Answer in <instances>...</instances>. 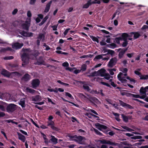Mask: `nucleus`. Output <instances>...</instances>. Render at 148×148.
<instances>
[{"mask_svg": "<svg viewBox=\"0 0 148 148\" xmlns=\"http://www.w3.org/2000/svg\"><path fill=\"white\" fill-rule=\"evenodd\" d=\"M22 52H23L21 58L23 62L22 65H25L29 62V59L30 55L32 53L30 49H24L23 48L22 50Z\"/></svg>", "mask_w": 148, "mask_h": 148, "instance_id": "f257e3e1", "label": "nucleus"}, {"mask_svg": "<svg viewBox=\"0 0 148 148\" xmlns=\"http://www.w3.org/2000/svg\"><path fill=\"white\" fill-rule=\"evenodd\" d=\"M17 106L13 103L8 105L6 108L7 111L9 113H11L15 111L17 108Z\"/></svg>", "mask_w": 148, "mask_h": 148, "instance_id": "f03ea898", "label": "nucleus"}, {"mask_svg": "<svg viewBox=\"0 0 148 148\" xmlns=\"http://www.w3.org/2000/svg\"><path fill=\"white\" fill-rule=\"evenodd\" d=\"M86 139L84 137L81 136L75 135L74 141L81 144H84Z\"/></svg>", "mask_w": 148, "mask_h": 148, "instance_id": "7ed1b4c3", "label": "nucleus"}, {"mask_svg": "<svg viewBox=\"0 0 148 148\" xmlns=\"http://www.w3.org/2000/svg\"><path fill=\"white\" fill-rule=\"evenodd\" d=\"M100 142L101 143L103 144H107L112 146H118V147H120V145H119V144L116 143L114 142H112L110 140L106 139H104L102 140H100Z\"/></svg>", "mask_w": 148, "mask_h": 148, "instance_id": "20e7f679", "label": "nucleus"}, {"mask_svg": "<svg viewBox=\"0 0 148 148\" xmlns=\"http://www.w3.org/2000/svg\"><path fill=\"white\" fill-rule=\"evenodd\" d=\"M117 61V58L115 57L112 58L108 64V66L110 68L113 67L116 64Z\"/></svg>", "mask_w": 148, "mask_h": 148, "instance_id": "39448f33", "label": "nucleus"}, {"mask_svg": "<svg viewBox=\"0 0 148 148\" xmlns=\"http://www.w3.org/2000/svg\"><path fill=\"white\" fill-rule=\"evenodd\" d=\"M127 75L126 73L123 74L122 73L120 72L118 75L117 77L119 80L122 82L125 83L127 82V80L125 79V77H123V75L127 76Z\"/></svg>", "mask_w": 148, "mask_h": 148, "instance_id": "423d86ee", "label": "nucleus"}, {"mask_svg": "<svg viewBox=\"0 0 148 148\" xmlns=\"http://www.w3.org/2000/svg\"><path fill=\"white\" fill-rule=\"evenodd\" d=\"M30 18H27L25 23L22 24V26L23 28L25 29L28 30L29 27L30 26Z\"/></svg>", "mask_w": 148, "mask_h": 148, "instance_id": "0eeeda50", "label": "nucleus"}, {"mask_svg": "<svg viewBox=\"0 0 148 148\" xmlns=\"http://www.w3.org/2000/svg\"><path fill=\"white\" fill-rule=\"evenodd\" d=\"M146 92L147 90L145 87L144 88L143 87H141L140 90V95H141L142 99H144L147 96Z\"/></svg>", "mask_w": 148, "mask_h": 148, "instance_id": "6e6552de", "label": "nucleus"}, {"mask_svg": "<svg viewBox=\"0 0 148 148\" xmlns=\"http://www.w3.org/2000/svg\"><path fill=\"white\" fill-rule=\"evenodd\" d=\"M119 101L120 105L122 107L126 108H129L130 109H133V107L130 105L124 102L121 100H119Z\"/></svg>", "mask_w": 148, "mask_h": 148, "instance_id": "1a4fd4ad", "label": "nucleus"}, {"mask_svg": "<svg viewBox=\"0 0 148 148\" xmlns=\"http://www.w3.org/2000/svg\"><path fill=\"white\" fill-rule=\"evenodd\" d=\"M23 43H19V42H16L13 44L12 45V47L13 48L16 49H20L23 46Z\"/></svg>", "mask_w": 148, "mask_h": 148, "instance_id": "9d476101", "label": "nucleus"}, {"mask_svg": "<svg viewBox=\"0 0 148 148\" xmlns=\"http://www.w3.org/2000/svg\"><path fill=\"white\" fill-rule=\"evenodd\" d=\"M39 84L40 81L38 79H34L32 81V84L33 88H35L39 86Z\"/></svg>", "mask_w": 148, "mask_h": 148, "instance_id": "9b49d317", "label": "nucleus"}, {"mask_svg": "<svg viewBox=\"0 0 148 148\" xmlns=\"http://www.w3.org/2000/svg\"><path fill=\"white\" fill-rule=\"evenodd\" d=\"M96 127L100 130H102V129H106L107 127L106 126L100 123H97L95 124Z\"/></svg>", "mask_w": 148, "mask_h": 148, "instance_id": "f8f14e48", "label": "nucleus"}, {"mask_svg": "<svg viewBox=\"0 0 148 148\" xmlns=\"http://www.w3.org/2000/svg\"><path fill=\"white\" fill-rule=\"evenodd\" d=\"M31 99L32 101L39 102L41 100V97L39 95H36V96L32 97Z\"/></svg>", "mask_w": 148, "mask_h": 148, "instance_id": "ddd939ff", "label": "nucleus"}, {"mask_svg": "<svg viewBox=\"0 0 148 148\" xmlns=\"http://www.w3.org/2000/svg\"><path fill=\"white\" fill-rule=\"evenodd\" d=\"M121 49V51L119 52V56L120 58L122 57L124 54L127 50V48H126L125 49H119V51Z\"/></svg>", "mask_w": 148, "mask_h": 148, "instance_id": "4468645a", "label": "nucleus"}, {"mask_svg": "<svg viewBox=\"0 0 148 148\" xmlns=\"http://www.w3.org/2000/svg\"><path fill=\"white\" fill-rule=\"evenodd\" d=\"M31 78L30 76L28 73L25 74L22 78V80L27 82Z\"/></svg>", "mask_w": 148, "mask_h": 148, "instance_id": "2eb2a0df", "label": "nucleus"}, {"mask_svg": "<svg viewBox=\"0 0 148 148\" xmlns=\"http://www.w3.org/2000/svg\"><path fill=\"white\" fill-rule=\"evenodd\" d=\"M17 134L18 136V139L23 141V142H25L26 139L25 137L21 134L19 132H17Z\"/></svg>", "mask_w": 148, "mask_h": 148, "instance_id": "dca6fc26", "label": "nucleus"}, {"mask_svg": "<svg viewBox=\"0 0 148 148\" xmlns=\"http://www.w3.org/2000/svg\"><path fill=\"white\" fill-rule=\"evenodd\" d=\"M54 122L52 121H51L49 122H48L47 126H50L52 129L57 130L58 128L55 127L54 125Z\"/></svg>", "mask_w": 148, "mask_h": 148, "instance_id": "f3484780", "label": "nucleus"}, {"mask_svg": "<svg viewBox=\"0 0 148 148\" xmlns=\"http://www.w3.org/2000/svg\"><path fill=\"white\" fill-rule=\"evenodd\" d=\"M1 74L4 76L7 77H9L10 75L9 72L7 71L4 69L1 71Z\"/></svg>", "mask_w": 148, "mask_h": 148, "instance_id": "a211bd4d", "label": "nucleus"}, {"mask_svg": "<svg viewBox=\"0 0 148 148\" xmlns=\"http://www.w3.org/2000/svg\"><path fill=\"white\" fill-rule=\"evenodd\" d=\"M92 4V0H88L87 3L84 4L83 6V8H87L89 6Z\"/></svg>", "mask_w": 148, "mask_h": 148, "instance_id": "6ab92c4d", "label": "nucleus"}, {"mask_svg": "<svg viewBox=\"0 0 148 148\" xmlns=\"http://www.w3.org/2000/svg\"><path fill=\"white\" fill-rule=\"evenodd\" d=\"M106 70L104 69H101L98 71V76H101L102 77H103L105 74Z\"/></svg>", "mask_w": 148, "mask_h": 148, "instance_id": "aec40b11", "label": "nucleus"}, {"mask_svg": "<svg viewBox=\"0 0 148 148\" xmlns=\"http://www.w3.org/2000/svg\"><path fill=\"white\" fill-rule=\"evenodd\" d=\"M129 35L126 33H123L121 35V40H127Z\"/></svg>", "mask_w": 148, "mask_h": 148, "instance_id": "412c9836", "label": "nucleus"}, {"mask_svg": "<svg viewBox=\"0 0 148 148\" xmlns=\"http://www.w3.org/2000/svg\"><path fill=\"white\" fill-rule=\"evenodd\" d=\"M25 98H23L21 99L19 103V104L20 105L22 108H25Z\"/></svg>", "mask_w": 148, "mask_h": 148, "instance_id": "4be33fe9", "label": "nucleus"}, {"mask_svg": "<svg viewBox=\"0 0 148 148\" xmlns=\"http://www.w3.org/2000/svg\"><path fill=\"white\" fill-rule=\"evenodd\" d=\"M51 138L50 139V140L55 144H56L58 143V139L56 138L54 136H51Z\"/></svg>", "mask_w": 148, "mask_h": 148, "instance_id": "5701e85b", "label": "nucleus"}, {"mask_svg": "<svg viewBox=\"0 0 148 148\" xmlns=\"http://www.w3.org/2000/svg\"><path fill=\"white\" fill-rule=\"evenodd\" d=\"M57 0H52L49 2L46 5L45 9H49L50 5L53 2L54 3L56 2Z\"/></svg>", "mask_w": 148, "mask_h": 148, "instance_id": "b1692460", "label": "nucleus"}, {"mask_svg": "<svg viewBox=\"0 0 148 148\" xmlns=\"http://www.w3.org/2000/svg\"><path fill=\"white\" fill-rule=\"evenodd\" d=\"M45 35L44 34L40 33L38 36V39L41 40L42 41H44L45 40Z\"/></svg>", "mask_w": 148, "mask_h": 148, "instance_id": "393cba45", "label": "nucleus"}, {"mask_svg": "<svg viewBox=\"0 0 148 148\" xmlns=\"http://www.w3.org/2000/svg\"><path fill=\"white\" fill-rule=\"evenodd\" d=\"M12 49L10 47H7L6 48H1L0 51L1 52H5L7 51H11Z\"/></svg>", "mask_w": 148, "mask_h": 148, "instance_id": "a878e982", "label": "nucleus"}, {"mask_svg": "<svg viewBox=\"0 0 148 148\" xmlns=\"http://www.w3.org/2000/svg\"><path fill=\"white\" fill-rule=\"evenodd\" d=\"M44 62V61L42 60V57H40L37 61V64L39 65L41 64H43Z\"/></svg>", "mask_w": 148, "mask_h": 148, "instance_id": "bb28decb", "label": "nucleus"}, {"mask_svg": "<svg viewBox=\"0 0 148 148\" xmlns=\"http://www.w3.org/2000/svg\"><path fill=\"white\" fill-rule=\"evenodd\" d=\"M25 90L27 92H29L32 94L34 93L35 92V90H34L28 87L26 88Z\"/></svg>", "mask_w": 148, "mask_h": 148, "instance_id": "cd10ccee", "label": "nucleus"}, {"mask_svg": "<svg viewBox=\"0 0 148 148\" xmlns=\"http://www.w3.org/2000/svg\"><path fill=\"white\" fill-rule=\"evenodd\" d=\"M106 54H103L101 55H97L95 56V58L94 59V60H99L101 59H102V57H103L104 56H106Z\"/></svg>", "mask_w": 148, "mask_h": 148, "instance_id": "c85d7f7f", "label": "nucleus"}, {"mask_svg": "<svg viewBox=\"0 0 148 148\" xmlns=\"http://www.w3.org/2000/svg\"><path fill=\"white\" fill-rule=\"evenodd\" d=\"M89 101L91 102H95L96 103H98L99 101V100L97 98L93 97H91Z\"/></svg>", "mask_w": 148, "mask_h": 148, "instance_id": "c756f323", "label": "nucleus"}, {"mask_svg": "<svg viewBox=\"0 0 148 148\" xmlns=\"http://www.w3.org/2000/svg\"><path fill=\"white\" fill-rule=\"evenodd\" d=\"M103 50L104 51V52H106V51L108 52V53L111 54V55H113L114 53V51L111 50H106L105 49H103Z\"/></svg>", "mask_w": 148, "mask_h": 148, "instance_id": "7c9ffc66", "label": "nucleus"}, {"mask_svg": "<svg viewBox=\"0 0 148 148\" xmlns=\"http://www.w3.org/2000/svg\"><path fill=\"white\" fill-rule=\"evenodd\" d=\"M87 68V65L85 64H83L82 65L81 69H80L81 70V71L82 72H84L85 71Z\"/></svg>", "mask_w": 148, "mask_h": 148, "instance_id": "2f4dec72", "label": "nucleus"}, {"mask_svg": "<svg viewBox=\"0 0 148 148\" xmlns=\"http://www.w3.org/2000/svg\"><path fill=\"white\" fill-rule=\"evenodd\" d=\"M132 33L134 34V37L135 39L137 38L140 36V34L138 32H132Z\"/></svg>", "mask_w": 148, "mask_h": 148, "instance_id": "473e14b6", "label": "nucleus"}, {"mask_svg": "<svg viewBox=\"0 0 148 148\" xmlns=\"http://www.w3.org/2000/svg\"><path fill=\"white\" fill-rule=\"evenodd\" d=\"M107 46L108 47L112 49L116 47V45L114 43L108 44Z\"/></svg>", "mask_w": 148, "mask_h": 148, "instance_id": "72a5a7b5", "label": "nucleus"}, {"mask_svg": "<svg viewBox=\"0 0 148 148\" xmlns=\"http://www.w3.org/2000/svg\"><path fill=\"white\" fill-rule=\"evenodd\" d=\"M108 71H109L111 75H113L114 74V73L113 71H116V69L113 68L111 69H108Z\"/></svg>", "mask_w": 148, "mask_h": 148, "instance_id": "f704fd0d", "label": "nucleus"}, {"mask_svg": "<svg viewBox=\"0 0 148 148\" xmlns=\"http://www.w3.org/2000/svg\"><path fill=\"white\" fill-rule=\"evenodd\" d=\"M92 4L97 3L100 4L101 3V0H92Z\"/></svg>", "mask_w": 148, "mask_h": 148, "instance_id": "c9c22d12", "label": "nucleus"}, {"mask_svg": "<svg viewBox=\"0 0 148 148\" xmlns=\"http://www.w3.org/2000/svg\"><path fill=\"white\" fill-rule=\"evenodd\" d=\"M121 116L122 118H123V121L125 122H127L128 121V117L125 115L123 114H122Z\"/></svg>", "mask_w": 148, "mask_h": 148, "instance_id": "e433bc0d", "label": "nucleus"}, {"mask_svg": "<svg viewBox=\"0 0 148 148\" xmlns=\"http://www.w3.org/2000/svg\"><path fill=\"white\" fill-rule=\"evenodd\" d=\"M130 96H132L133 97H135L136 98H140L142 99L141 96H140V95H135L130 93Z\"/></svg>", "mask_w": 148, "mask_h": 148, "instance_id": "4c0bfd02", "label": "nucleus"}, {"mask_svg": "<svg viewBox=\"0 0 148 148\" xmlns=\"http://www.w3.org/2000/svg\"><path fill=\"white\" fill-rule=\"evenodd\" d=\"M107 8L108 9H115L116 8L115 5L112 4L109 5L107 7Z\"/></svg>", "mask_w": 148, "mask_h": 148, "instance_id": "58836bf2", "label": "nucleus"}, {"mask_svg": "<svg viewBox=\"0 0 148 148\" xmlns=\"http://www.w3.org/2000/svg\"><path fill=\"white\" fill-rule=\"evenodd\" d=\"M83 87L84 89L86 90L87 91H89L90 90L89 87L86 84H84Z\"/></svg>", "mask_w": 148, "mask_h": 148, "instance_id": "ea45409f", "label": "nucleus"}, {"mask_svg": "<svg viewBox=\"0 0 148 148\" xmlns=\"http://www.w3.org/2000/svg\"><path fill=\"white\" fill-rule=\"evenodd\" d=\"M122 127L123 128L126 130H127V131H129V132L134 131V130L132 129L131 128H130L129 127H128L127 126H122Z\"/></svg>", "mask_w": 148, "mask_h": 148, "instance_id": "a19ab883", "label": "nucleus"}, {"mask_svg": "<svg viewBox=\"0 0 148 148\" xmlns=\"http://www.w3.org/2000/svg\"><path fill=\"white\" fill-rule=\"evenodd\" d=\"M90 38L92 39L93 41H96L98 43L99 42L98 39L97 38L95 37L92 36H90Z\"/></svg>", "mask_w": 148, "mask_h": 148, "instance_id": "79ce46f5", "label": "nucleus"}, {"mask_svg": "<svg viewBox=\"0 0 148 148\" xmlns=\"http://www.w3.org/2000/svg\"><path fill=\"white\" fill-rule=\"evenodd\" d=\"M140 79H148V74L142 75H141Z\"/></svg>", "mask_w": 148, "mask_h": 148, "instance_id": "37998d69", "label": "nucleus"}, {"mask_svg": "<svg viewBox=\"0 0 148 148\" xmlns=\"http://www.w3.org/2000/svg\"><path fill=\"white\" fill-rule=\"evenodd\" d=\"M128 44V41L127 40H123V42L122 43V46L123 47H126Z\"/></svg>", "mask_w": 148, "mask_h": 148, "instance_id": "c03bdc74", "label": "nucleus"}, {"mask_svg": "<svg viewBox=\"0 0 148 148\" xmlns=\"http://www.w3.org/2000/svg\"><path fill=\"white\" fill-rule=\"evenodd\" d=\"M131 138L133 139H139L142 138V136H136L134 137H131Z\"/></svg>", "mask_w": 148, "mask_h": 148, "instance_id": "a18cd8bd", "label": "nucleus"}, {"mask_svg": "<svg viewBox=\"0 0 148 148\" xmlns=\"http://www.w3.org/2000/svg\"><path fill=\"white\" fill-rule=\"evenodd\" d=\"M121 144L125 145H127L130 146H132V145L130 143H129L127 141H123L121 142Z\"/></svg>", "mask_w": 148, "mask_h": 148, "instance_id": "49530a36", "label": "nucleus"}, {"mask_svg": "<svg viewBox=\"0 0 148 148\" xmlns=\"http://www.w3.org/2000/svg\"><path fill=\"white\" fill-rule=\"evenodd\" d=\"M11 73L12 75L14 74L15 75L17 76H20L22 75V74H21L20 73L16 71L12 72Z\"/></svg>", "mask_w": 148, "mask_h": 148, "instance_id": "de8ad7c7", "label": "nucleus"}, {"mask_svg": "<svg viewBox=\"0 0 148 148\" xmlns=\"http://www.w3.org/2000/svg\"><path fill=\"white\" fill-rule=\"evenodd\" d=\"M104 78L107 79H109L110 77V76L108 73H105L104 74Z\"/></svg>", "mask_w": 148, "mask_h": 148, "instance_id": "09e8293b", "label": "nucleus"}, {"mask_svg": "<svg viewBox=\"0 0 148 148\" xmlns=\"http://www.w3.org/2000/svg\"><path fill=\"white\" fill-rule=\"evenodd\" d=\"M20 33L23 36L27 37L28 32H25L24 31H23L20 32Z\"/></svg>", "mask_w": 148, "mask_h": 148, "instance_id": "8fccbe9b", "label": "nucleus"}, {"mask_svg": "<svg viewBox=\"0 0 148 148\" xmlns=\"http://www.w3.org/2000/svg\"><path fill=\"white\" fill-rule=\"evenodd\" d=\"M13 58L14 57L13 56H10L4 57L3 59L5 60H8L13 59Z\"/></svg>", "mask_w": 148, "mask_h": 148, "instance_id": "3c124183", "label": "nucleus"}, {"mask_svg": "<svg viewBox=\"0 0 148 148\" xmlns=\"http://www.w3.org/2000/svg\"><path fill=\"white\" fill-rule=\"evenodd\" d=\"M65 95L66 96H68L69 97H70V98L71 99H73V97L72 96V95L70 93L68 92H65Z\"/></svg>", "mask_w": 148, "mask_h": 148, "instance_id": "603ef678", "label": "nucleus"}, {"mask_svg": "<svg viewBox=\"0 0 148 148\" xmlns=\"http://www.w3.org/2000/svg\"><path fill=\"white\" fill-rule=\"evenodd\" d=\"M91 73L92 74V76L93 77L98 76V71H94L93 72Z\"/></svg>", "mask_w": 148, "mask_h": 148, "instance_id": "864d4df0", "label": "nucleus"}, {"mask_svg": "<svg viewBox=\"0 0 148 148\" xmlns=\"http://www.w3.org/2000/svg\"><path fill=\"white\" fill-rule=\"evenodd\" d=\"M121 40V37H119L118 38H115V41L116 42L117 44H119L120 43V40Z\"/></svg>", "mask_w": 148, "mask_h": 148, "instance_id": "5fc2aeb1", "label": "nucleus"}, {"mask_svg": "<svg viewBox=\"0 0 148 148\" xmlns=\"http://www.w3.org/2000/svg\"><path fill=\"white\" fill-rule=\"evenodd\" d=\"M94 131L97 134L100 135V136L102 135V134L97 130L95 128H94Z\"/></svg>", "mask_w": 148, "mask_h": 148, "instance_id": "6e6d98bb", "label": "nucleus"}, {"mask_svg": "<svg viewBox=\"0 0 148 148\" xmlns=\"http://www.w3.org/2000/svg\"><path fill=\"white\" fill-rule=\"evenodd\" d=\"M100 83L102 84L103 85H106L107 86L110 87V84H108L107 83H106L104 82H100Z\"/></svg>", "mask_w": 148, "mask_h": 148, "instance_id": "4d7b16f0", "label": "nucleus"}, {"mask_svg": "<svg viewBox=\"0 0 148 148\" xmlns=\"http://www.w3.org/2000/svg\"><path fill=\"white\" fill-rule=\"evenodd\" d=\"M120 13V12L119 11H117L114 14H113L112 17V19H113L116 16V15L117 14L118 15H119V13Z\"/></svg>", "mask_w": 148, "mask_h": 148, "instance_id": "13d9d810", "label": "nucleus"}, {"mask_svg": "<svg viewBox=\"0 0 148 148\" xmlns=\"http://www.w3.org/2000/svg\"><path fill=\"white\" fill-rule=\"evenodd\" d=\"M32 55L35 57L38 56L39 55V53L37 51H34V53H32Z\"/></svg>", "mask_w": 148, "mask_h": 148, "instance_id": "bf43d9fd", "label": "nucleus"}, {"mask_svg": "<svg viewBox=\"0 0 148 148\" xmlns=\"http://www.w3.org/2000/svg\"><path fill=\"white\" fill-rule=\"evenodd\" d=\"M62 66L64 67H68L69 66V64L67 62H64L62 64Z\"/></svg>", "mask_w": 148, "mask_h": 148, "instance_id": "052dcab7", "label": "nucleus"}, {"mask_svg": "<svg viewBox=\"0 0 148 148\" xmlns=\"http://www.w3.org/2000/svg\"><path fill=\"white\" fill-rule=\"evenodd\" d=\"M36 0H30L29 1V3L31 5H34Z\"/></svg>", "mask_w": 148, "mask_h": 148, "instance_id": "680f3d73", "label": "nucleus"}, {"mask_svg": "<svg viewBox=\"0 0 148 148\" xmlns=\"http://www.w3.org/2000/svg\"><path fill=\"white\" fill-rule=\"evenodd\" d=\"M126 78L127 79L129 80L131 82H135V80H134V79L130 78L129 77H127Z\"/></svg>", "mask_w": 148, "mask_h": 148, "instance_id": "e2e57ef3", "label": "nucleus"}, {"mask_svg": "<svg viewBox=\"0 0 148 148\" xmlns=\"http://www.w3.org/2000/svg\"><path fill=\"white\" fill-rule=\"evenodd\" d=\"M81 70L79 69H76L74 71V73L75 74H77V73L81 72Z\"/></svg>", "mask_w": 148, "mask_h": 148, "instance_id": "0e129e2a", "label": "nucleus"}, {"mask_svg": "<svg viewBox=\"0 0 148 148\" xmlns=\"http://www.w3.org/2000/svg\"><path fill=\"white\" fill-rule=\"evenodd\" d=\"M134 55V53H127V56L129 58H131L132 56H133Z\"/></svg>", "mask_w": 148, "mask_h": 148, "instance_id": "69168bd1", "label": "nucleus"}, {"mask_svg": "<svg viewBox=\"0 0 148 148\" xmlns=\"http://www.w3.org/2000/svg\"><path fill=\"white\" fill-rule=\"evenodd\" d=\"M109 59V58L108 56H107L105 57H102V60H108Z\"/></svg>", "mask_w": 148, "mask_h": 148, "instance_id": "338daca9", "label": "nucleus"}, {"mask_svg": "<svg viewBox=\"0 0 148 148\" xmlns=\"http://www.w3.org/2000/svg\"><path fill=\"white\" fill-rule=\"evenodd\" d=\"M70 29V28L66 29L64 33V34L65 36L68 33V31Z\"/></svg>", "mask_w": 148, "mask_h": 148, "instance_id": "774afa93", "label": "nucleus"}]
</instances>
